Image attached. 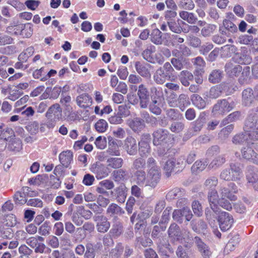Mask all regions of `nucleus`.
I'll return each instance as SVG.
<instances>
[{"mask_svg": "<svg viewBox=\"0 0 258 258\" xmlns=\"http://www.w3.org/2000/svg\"><path fill=\"white\" fill-rule=\"evenodd\" d=\"M95 127L98 132L104 133L108 128V123L105 120L100 119L95 123Z\"/></svg>", "mask_w": 258, "mask_h": 258, "instance_id": "052dcab7", "label": "nucleus"}, {"mask_svg": "<svg viewBox=\"0 0 258 258\" xmlns=\"http://www.w3.org/2000/svg\"><path fill=\"white\" fill-rule=\"evenodd\" d=\"M123 232V226L120 221L114 220L110 230V233L114 237H118Z\"/></svg>", "mask_w": 258, "mask_h": 258, "instance_id": "7c9ffc66", "label": "nucleus"}, {"mask_svg": "<svg viewBox=\"0 0 258 258\" xmlns=\"http://www.w3.org/2000/svg\"><path fill=\"white\" fill-rule=\"evenodd\" d=\"M148 234H149V232H145V231L144 233L145 238L142 236L137 237L136 244L138 245H142L144 247L151 246L153 244V241L149 237H147Z\"/></svg>", "mask_w": 258, "mask_h": 258, "instance_id": "4c0bfd02", "label": "nucleus"}, {"mask_svg": "<svg viewBox=\"0 0 258 258\" xmlns=\"http://www.w3.org/2000/svg\"><path fill=\"white\" fill-rule=\"evenodd\" d=\"M153 143L155 146H166L171 148L174 145V138L171 137L166 130L159 129L153 133Z\"/></svg>", "mask_w": 258, "mask_h": 258, "instance_id": "f257e3e1", "label": "nucleus"}, {"mask_svg": "<svg viewBox=\"0 0 258 258\" xmlns=\"http://www.w3.org/2000/svg\"><path fill=\"white\" fill-rule=\"evenodd\" d=\"M226 71L230 76H236L242 71V67L239 64L227 63L225 66Z\"/></svg>", "mask_w": 258, "mask_h": 258, "instance_id": "e433bc0d", "label": "nucleus"}, {"mask_svg": "<svg viewBox=\"0 0 258 258\" xmlns=\"http://www.w3.org/2000/svg\"><path fill=\"white\" fill-rule=\"evenodd\" d=\"M150 36L151 41L155 44L159 45L162 43V32L158 29L153 30Z\"/></svg>", "mask_w": 258, "mask_h": 258, "instance_id": "a18cd8bd", "label": "nucleus"}, {"mask_svg": "<svg viewBox=\"0 0 258 258\" xmlns=\"http://www.w3.org/2000/svg\"><path fill=\"white\" fill-rule=\"evenodd\" d=\"M241 117V113L240 111H234L229 114L226 118L222 120L221 123V125L225 126L230 122L236 121L240 119Z\"/></svg>", "mask_w": 258, "mask_h": 258, "instance_id": "c85d7f7f", "label": "nucleus"}, {"mask_svg": "<svg viewBox=\"0 0 258 258\" xmlns=\"http://www.w3.org/2000/svg\"><path fill=\"white\" fill-rule=\"evenodd\" d=\"M166 228V225L159 224L153 227L151 236L152 238H159V234L161 231H164Z\"/></svg>", "mask_w": 258, "mask_h": 258, "instance_id": "680f3d73", "label": "nucleus"}, {"mask_svg": "<svg viewBox=\"0 0 258 258\" xmlns=\"http://www.w3.org/2000/svg\"><path fill=\"white\" fill-rule=\"evenodd\" d=\"M218 183V179L215 176H211L207 178L204 184V188L207 190L215 189Z\"/></svg>", "mask_w": 258, "mask_h": 258, "instance_id": "de8ad7c7", "label": "nucleus"}, {"mask_svg": "<svg viewBox=\"0 0 258 258\" xmlns=\"http://www.w3.org/2000/svg\"><path fill=\"white\" fill-rule=\"evenodd\" d=\"M115 197L117 201L120 203L125 202L126 197L127 188L124 184L120 185L114 190Z\"/></svg>", "mask_w": 258, "mask_h": 258, "instance_id": "412c9836", "label": "nucleus"}, {"mask_svg": "<svg viewBox=\"0 0 258 258\" xmlns=\"http://www.w3.org/2000/svg\"><path fill=\"white\" fill-rule=\"evenodd\" d=\"M172 210L171 208L167 207L164 211L161 219L159 222V224L166 225L169 219V215Z\"/></svg>", "mask_w": 258, "mask_h": 258, "instance_id": "69168bd1", "label": "nucleus"}, {"mask_svg": "<svg viewBox=\"0 0 258 258\" xmlns=\"http://www.w3.org/2000/svg\"><path fill=\"white\" fill-rule=\"evenodd\" d=\"M13 230L10 227H2L0 232V237L6 239H11L13 236Z\"/></svg>", "mask_w": 258, "mask_h": 258, "instance_id": "e2e57ef3", "label": "nucleus"}, {"mask_svg": "<svg viewBox=\"0 0 258 258\" xmlns=\"http://www.w3.org/2000/svg\"><path fill=\"white\" fill-rule=\"evenodd\" d=\"M168 76V74L165 72L164 69L160 67L156 70L154 74L153 79L156 83L161 85L165 82Z\"/></svg>", "mask_w": 258, "mask_h": 258, "instance_id": "b1692460", "label": "nucleus"}, {"mask_svg": "<svg viewBox=\"0 0 258 258\" xmlns=\"http://www.w3.org/2000/svg\"><path fill=\"white\" fill-rule=\"evenodd\" d=\"M91 171L95 174L97 179H102L107 177L109 173L108 167L101 163L94 164L91 167Z\"/></svg>", "mask_w": 258, "mask_h": 258, "instance_id": "dca6fc26", "label": "nucleus"}, {"mask_svg": "<svg viewBox=\"0 0 258 258\" xmlns=\"http://www.w3.org/2000/svg\"><path fill=\"white\" fill-rule=\"evenodd\" d=\"M220 198H227L231 201H235L237 197L233 194L228 187L221 186L219 190Z\"/></svg>", "mask_w": 258, "mask_h": 258, "instance_id": "2f4dec72", "label": "nucleus"}, {"mask_svg": "<svg viewBox=\"0 0 258 258\" xmlns=\"http://www.w3.org/2000/svg\"><path fill=\"white\" fill-rule=\"evenodd\" d=\"M135 66L138 73L143 77L149 78L151 77L150 71L145 64L138 61L135 62Z\"/></svg>", "mask_w": 258, "mask_h": 258, "instance_id": "cd10ccee", "label": "nucleus"}, {"mask_svg": "<svg viewBox=\"0 0 258 258\" xmlns=\"http://www.w3.org/2000/svg\"><path fill=\"white\" fill-rule=\"evenodd\" d=\"M219 213L218 216V222L220 228L223 231H226L229 230L233 223V219L232 216L228 213L226 212H221Z\"/></svg>", "mask_w": 258, "mask_h": 258, "instance_id": "6e6552de", "label": "nucleus"}, {"mask_svg": "<svg viewBox=\"0 0 258 258\" xmlns=\"http://www.w3.org/2000/svg\"><path fill=\"white\" fill-rule=\"evenodd\" d=\"M96 223V229L99 232L105 233L110 227V224L107 218L103 215H95L93 217Z\"/></svg>", "mask_w": 258, "mask_h": 258, "instance_id": "9b49d317", "label": "nucleus"}, {"mask_svg": "<svg viewBox=\"0 0 258 258\" xmlns=\"http://www.w3.org/2000/svg\"><path fill=\"white\" fill-rule=\"evenodd\" d=\"M222 90L218 86L212 87L209 91L205 93V98L215 99L221 96Z\"/></svg>", "mask_w": 258, "mask_h": 258, "instance_id": "f704fd0d", "label": "nucleus"}, {"mask_svg": "<svg viewBox=\"0 0 258 258\" xmlns=\"http://www.w3.org/2000/svg\"><path fill=\"white\" fill-rule=\"evenodd\" d=\"M155 51V47L154 45H150L143 51L142 55L143 58L148 62L154 63L155 60L153 56V54Z\"/></svg>", "mask_w": 258, "mask_h": 258, "instance_id": "c9c22d12", "label": "nucleus"}, {"mask_svg": "<svg viewBox=\"0 0 258 258\" xmlns=\"http://www.w3.org/2000/svg\"><path fill=\"white\" fill-rule=\"evenodd\" d=\"M258 99V87L253 90L250 88H247L242 92V104L244 106H251L255 100Z\"/></svg>", "mask_w": 258, "mask_h": 258, "instance_id": "20e7f679", "label": "nucleus"}, {"mask_svg": "<svg viewBox=\"0 0 258 258\" xmlns=\"http://www.w3.org/2000/svg\"><path fill=\"white\" fill-rule=\"evenodd\" d=\"M23 24L10 25L7 28L6 32L12 35H21V32L23 30Z\"/></svg>", "mask_w": 258, "mask_h": 258, "instance_id": "09e8293b", "label": "nucleus"}, {"mask_svg": "<svg viewBox=\"0 0 258 258\" xmlns=\"http://www.w3.org/2000/svg\"><path fill=\"white\" fill-rule=\"evenodd\" d=\"M106 152L111 156H119L120 155L119 147L114 141L109 140V147Z\"/></svg>", "mask_w": 258, "mask_h": 258, "instance_id": "37998d69", "label": "nucleus"}, {"mask_svg": "<svg viewBox=\"0 0 258 258\" xmlns=\"http://www.w3.org/2000/svg\"><path fill=\"white\" fill-rule=\"evenodd\" d=\"M137 94L141 108H147L150 102V93L145 85L141 84L139 86Z\"/></svg>", "mask_w": 258, "mask_h": 258, "instance_id": "1a4fd4ad", "label": "nucleus"}, {"mask_svg": "<svg viewBox=\"0 0 258 258\" xmlns=\"http://www.w3.org/2000/svg\"><path fill=\"white\" fill-rule=\"evenodd\" d=\"M246 179L248 186H251L258 191V175L254 172H249L246 175Z\"/></svg>", "mask_w": 258, "mask_h": 258, "instance_id": "ea45409f", "label": "nucleus"}, {"mask_svg": "<svg viewBox=\"0 0 258 258\" xmlns=\"http://www.w3.org/2000/svg\"><path fill=\"white\" fill-rule=\"evenodd\" d=\"M45 115L47 118H52L54 120H59L62 116V110L60 105L57 103L51 105L48 109Z\"/></svg>", "mask_w": 258, "mask_h": 258, "instance_id": "2eb2a0df", "label": "nucleus"}, {"mask_svg": "<svg viewBox=\"0 0 258 258\" xmlns=\"http://www.w3.org/2000/svg\"><path fill=\"white\" fill-rule=\"evenodd\" d=\"M180 17L184 20H186L190 24H194L196 22L197 18L192 13H188L186 11H182L179 13Z\"/></svg>", "mask_w": 258, "mask_h": 258, "instance_id": "5fc2aeb1", "label": "nucleus"}, {"mask_svg": "<svg viewBox=\"0 0 258 258\" xmlns=\"http://www.w3.org/2000/svg\"><path fill=\"white\" fill-rule=\"evenodd\" d=\"M192 209L194 214L198 216H201L203 214V207L201 204L197 200L194 201L192 203Z\"/></svg>", "mask_w": 258, "mask_h": 258, "instance_id": "0e129e2a", "label": "nucleus"}, {"mask_svg": "<svg viewBox=\"0 0 258 258\" xmlns=\"http://www.w3.org/2000/svg\"><path fill=\"white\" fill-rule=\"evenodd\" d=\"M207 165V162L197 161L191 167V171L194 173H198L205 169Z\"/></svg>", "mask_w": 258, "mask_h": 258, "instance_id": "13d9d810", "label": "nucleus"}, {"mask_svg": "<svg viewBox=\"0 0 258 258\" xmlns=\"http://www.w3.org/2000/svg\"><path fill=\"white\" fill-rule=\"evenodd\" d=\"M144 157H139L135 159L132 164V169L135 171H145L146 166V162Z\"/></svg>", "mask_w": 258, "mask_h": 258, "instance_id": "72a5a7b5", "label": "nucleus"}, {"mask_svg": "<svg viewBox=\"0 0 258 258\" xmlns=\"http://www.w3.org/2000/svg\"><path fill=\"white\" fill-rule=\"evenodd\" d=\"M145 123L141 117H135L130 122V126L135 132H139L145 127Z\"/></svg>", "mask_w": 258, "mask_h": 258, "instance_id": "bb28decb", "label": "nucleus"}, {"mask_svg": "<svg viewBox=\"0 0 258 258\" xmlns=\"http://www.w3.org/2000/svg\"><path fill=\"white\" fill-rule=\"evenodd\" d=\"M123 246L121 243H118L114 248L111 249L109 255L111 258H119L122 254Z\"/></svg>", "mask_w": 258, "mask_h": 258, "instance_id": "864d4df0", "label": "nucleus"}, {"mask_svg": "<svg viewBox=\"0 0 258 258\" xmlns=\"http://www.w3.org/2000/svg\"><path fill=\"white\" fill-rule=\"evenodd\" d=\"M254 148L257 152L252 148L247 146L241 149V154L244 159L258 165V143L254 145Z\"/></svg>", "mask_w": 258, "mask_h": 258, "instance_id": "0eeeda50", "label": "nucleus"}, {"mask_svg": "<svg viewBox=\"0 0 258 258\" xmlns=\"http://www.w3.org/2000/svg\"><path fill=\"white\" fill-rule=\"evenodd\" d=\"M124 149L131 156H135L138 153V146L136 139L132 136L127 137L124 142Z\"/></svg>", "mask_w": 258, "mask_h": 258, "instance_id": "ddd939ff", "label": "nucleus"}, {"mask_svg": "<svg viewBox=\"0 0 258 258\" xmlns=\"http://www.w3.org/2000/svg\"><path fill=\"white\" fill-rule=\"evenodd\" d=\"M230 169L232 171L231 174H230V169H223L220 175V178L225 181H238L242 176L241 169L239 166L235 163H231L230 165Z\"/></svg>", "mask_w": 258, "mask_h": 258, "instance_id": "f03ea898", "label": "nucleus"}, {"mask_svg": "<svg viewBox=\"0 0 258 258\" xmlns=\"http://www.w3.org/2000/svg\"><path fill=\"white\" fill-rule=\"evenodd\" d=\"M141 118L144 120V122H146L147 123L150 124L153 127H155L157 125V118L151 115L146 111H143L141 112Z\"/></svg>", "mask_w": 258, "mask_h": 258, "instance_id": "473e14b6", "label": "nucleus"}, {"mask_svg": "<svg viewBox=\"0 0 258 258\" xmlns=\"http://www.w3.org/2000/svg\"><path fill=\"white\" fill-rule=\"evenodd\" d=\"M106 163L107 167L117 170L122 166L123 160L121 158L109 157Z\"/></svg>", "mask_w": 258, "mask_h": 258, "instance_id": "a878e982", "label": "nucleus"}, {"mask_svg": "<svg viewBox=\"0 0 258 258\" xmlns=\"http://www.w3.org/2000/svg\"><path fill=\"white\" fill-rule=\"evenodd\" d=\"M146 164L148 168V171L160 170V167L157 165L155 159L153 157H149Z\"/></svg>", "mask_w": 258, "mask_h": 258, "instance_id": "338daca9", "label": "nucleus"}, {"mask_svg": "<svg viewBox=\"0 0 258 258\" xmlns=\"http://www.w3.org/2000/svg\"><path fill=\"white\" fill-rule=\"evenodd\" d=\"M151 136L149 134H144L142 135L141 140L139 142L138 151L142 157H147L151 152L150 143Z\"/></svg>", "mask_w": 258, "mask_h": 258, "instance_id": "39448f33", "label": "nucleus"}, {"mask_svg": "<svg viewBox=\"0 0 258 258\" xmlns=\"http://www.w3.org/2000/svg\"><path fill=\"white\" fill-rule=\"evenodd\" d=\"M244 132H250L251 130H258V115L256 113H250L245 119Z\"/></svg>", "mask_w": 258, "mask_h": 258, "instance_id": "f8f14e48", "label": "nucleus"}, {"mask_svg": "<svg viewBox=\"0 0 258 258\" xmlns=\"http://www.w3.org/2000/svg\"><path fill=\"white\" fill-rule=\"evenodd\" d=\"M28 68V65H24L22 61H19L16 62L13 68H9L8 69L9 74H14L9 77L8 80L13 81L21 78L23 76V73L20 72L19 71H25Z\"/></svg>", "mask_w": 258, "mask_h": 258, "instance_id": "423d86ee", "label": "nucleus"}, {"mask_svg": "<svg viewBox=\"0 0 258 258\" xmlns=\"http://www.w3.org/2000/svg\"><path fill=\"white\" fill-rule=\"evenodd\" d=\"M220 51L223 57H230L236 52L237 48L233 45H226L221 47Z\"/></svg>", "mask_w": 258, "mask_h": 258, "instance_id": "79ce46f5", "label": "nucleus"}, {"mask_svg": "<svg viewBox=\"0 0 258 258\" xmlns=\"http://www.w3.org/2000/svg\"><path fill=\"white\" fill-rule=\"evenodd\" d=\"M190 240L189 232L186 229H183L178 233V242L181 243L183 246H186Z\"/></svg>", "mask_w": 258, "mask_h": 258, "instance_id": "603ef678", "label": "nucleus"}, {"mask_svg": "<svg viewBox=\"0 0 258 258\" xmlns=\"http://www.w3.org/2000/svg\"><path fill=\"white\" fill-rule=\"evenodd\" d=\"M157 244L159 252L162 255L169 257L173 254V250L166 238H159L157 242Z\"/></svg>", "mask_w": 258, "mask_h": 258, "instance_id": "9d476101", "label": "nucleus"}, {"mask_svg": "<svg viewBox=\"0 0 258 258\" xmlns=\"http://www.w3.org/2000/svg\"><path fill=\"white\" fill-rule=\"evenodd\" d=\"M23 30L21 32V35L26 38H29L33 33V25L31 23L23 24Z\"/></svg>", "mask_w": 258, "mask_h": 258, "instance_id": "4d7b16f0", "label": "nucleus"}, {"mask_svg": "<svg viewBox=\"0 0 258 258\" xmlns=\"http://www.w3.org/2000/svg\"><path fill=\"white\" fill-rule=\"evenodd\" d=\"M134 177V180L137 185L140 187L147 186V175L145 171H135Z\"/></svg>", "mask_w": 258, "mask_h": 258, "instance_id": "4be33fe9", "label": "nucleus"}, {"mask_svg": "<svg viewBox=\"0 0 258 258\" xmlns=\"http://www.w3.org/2000/svg\"><path fill=\"white\" fill-rule=\"evenodd\" d=\"M195 242L202 256L204 258H209L212 254V252L209 246L199 237H195Z\"/></svg>", "mask_w": 258, "mask_h": 258, "instance_id": "4468645a", "label": "nucleus"}, {"mask_svg": "<svg viewBox=\"0 0 258 258\" xmlns=\"http://www.w3.org/2000/svg\"><path fill=\"white\" fill-rule=\"evenodd\" d=\"M208 199L211 208L215 213L219 212V208L217 204L219 202V196L216 189L210 190L208 191Z\"/></svg>", "mask_w": 258, "mask_h": 258, "instance_id": "a211bd4d", "label": "nucleus"}, {"mask_svg": "<svg viewBox=\"0 0 258 258\" xmlns=\"http://www.w3.org/2000/svg\"><path fill=\"white\" fill-rule=\"evenodd\" d=\"M226 162L225 158L220 155L215 158L209 164L208 167L210 169H217L221 166Z\"/></svg>", "mask_w": 258, "mask_h": 258, "instance_id": "49530a36", "label": "nucleus"}, {"mask_svg": "<svg viewBox=\"0 0 258 258\" xmlns=\"http://www.w3.org/2000/svg\"><path fill=\"white\" fill-rule=\"evenodd\" d=\"M193 78L192 74L187 71H182L179 76V79L181 84L185 86L189 85V81L192 80Z\"/></svg>", "mask_w": 258, "mask_h": 258, "instance_id": "c03bdc74", "label": "nucleus"}, {"mask_svg": "<svg viewBox=\"0 0 258 258\" xmlns=\"http://www.w3.org/2000/svg\"><path fill=\"white\" fill-rule=\"evenodd\" d=\"M193 104L199 109H203L206 107L205 101L199 95L194 94L191 96Z\"/></svg>", "mask_w": 258, "mask_h": 258, "instance_id": "8fccbe9b", "label": "nucleus"}, {"mask_svg": "<svg viewBox=\"0 0 258 258\" xmlns=\"http://www.w3.org/2000/svg\"><path fill=\"white\" fill-rule=\"evenodd\" d=\"M235 107V103L229 99L219 100L214 105L212 112L214 115H224L227 112H230Z\"/></svg>", "mask_w": 258, "mask_h": 258, "instance_id": "7ed1b4c3", "label": "nucleus"}, {"mask_svg": "<svg viewBox=\"0 0 258 258\" xmlns=\"http://www.w3.org/2000/svg\"><path fill=\"white\" fill-rule=\"evenodd\" d=\"M161 178L160 170L148 171L147 186L155 187Z\"/></svg>", "mask_w": 258, "mask_h": 258, "instance_id": "aec40b11", "label": "nucleus"}, {"mask_svg": "<svg viewBox=\"0 0 258 258\" xmlns=\"http://www.w3.org/2000/svg\"><path fill=\"white\" fill-rule=\"evenodd\" d=\"M168 234L170 241L173 243L177 241V224L175 223H172L169 227Z\"/></svg>", "mask_w": 258, "mask_h": 258, "instance_id": "a19ab883", "label": "nucleus"}, {"mask_svg": "<svg viewBox=\"0 0 258 258\" xmlns=\"http://www.w3.org/2000/svg\"><path fill=\"white\" fill-rule=\"evenodd\" d=\"M223 77V72L219 70H213L209 76L210 82L216 84L220 82Z\"/></svg>", "mask_w": 258, "mask_h": 258, "instance_id": "58836bf2", "label": "nucleus"}, {"mask_svg": "<svg viewBox=\"0 0 258 258\" xmlns=\"http://www.w3.org/2000/svg\"><path fill=\"white\" fill-rule=\"evenodd\" d=\"M192 63L196 68V72L199 74L204 73V69L206 66V62L201 56H198L192 59Z\"/></svg>", "mask_w": 258, "mask_h": 258, "instance_id": "c756f323", "label": "nucleus"}, {"mask_svg": "<svg viewBox=\"0 0 258 258\" xmlns=\"http://www.w3.org/2000/svg\"><path fill=\"white\" fill-rule=\"evenodd\" d=\"M192 217V214L189 207L184 206L178 210V222H181L184 220L189 221Z\"/></svg>", "mask_w": 258, "mask_h": 258, "instance_id": "393cba45", "label": "nucleus"}, {"mask_svg": "<svg viewBox=\"0 0 258 258\" xmlns=\"http://www.w3.org/2000/svg\"><path fill=\"white\" fill-rule=\"evenodd\" d=\"M93 100L88 93H83L76 98L77 104L81 108H87L91 106Z\"/></svg>", "mask_w": 258, "mask_h": 258, "instance_id": "f3484780", "label": "nucleus"}, {"mask_svg": "<svg viewBox=\"0 0 258 258\" xmlns=\"http://www.w3.org/2000/svg\"><path fill=\"white\" fill-rule=\"evenodd\" d=\"M176 159L175 158H171L169 159L164 166V169L165 171V174L167 177H169L171 173L174 169L175 166Z\"/></svg>", "mask_w": 258, "mask_h": 258, "instance_id": "3c124183", "label": "nucleus"}, {"mask_svg": "<svg viewBox=\"0 0 258 258\" xmlns=\"http://www.w3.org/2000/svg\"><path fill=\"white\" fill-rule=\"evenodd\" d=\"M14 201L16 204L23 205L26 203L27 200L25 199L24 192L17 191L13 196Z\"/></svg>", "mask_w": 258, "mask_h": 258, "instance_id": "6e6d98bb", "label": "nucleus"}, {"mask_svg": "<svg viewBox=\"0 0 258 258\" xmlns=\"http://www.w3.org/2000/svg\"><path fill=\"white\" fill-rule=\"evenodd\" d=\"M73 157V154L71 151L61 152L59 155V160L62 166L67 168L71 164Z\"/></svg>", "mask_w": 258, "mask_h": 258, "instance_id": "5701e85b", "label": "nucleus"}, {"mask_svg": "<svg viewBox=\"0 0 258 258\" xmlns=\"http://www.w3.org/2000/svg\"><path fill=\"white\" fill-rule=\"evenodd\" d=\"M112 177L115 182L119 183L127 180L129 178V174L126 169L120 168L112 172Z\"/></svg>", "mask_w": 258, "mask_h": 258, "instance_id": "6ab92c4d", "label": "nucleus"}, {"mask_svg": "<svg viewBox=\"0 0 258 258\" xmlns=\"http://www.w3.org/2000/svg\"><path fill=\"white\" fill-rule=\"evenodd\" d=\"M97 253L92 247V243L88 242L86 244V250L84 253V258H95Z\"/></svg>", "mask_w": 258, "mask_h": 258, "instance_id": "bf43d9fd", "label": "nucleus"}, {"mask_svg": "<svg viewBox=\"0 0 258 258\" xmlns=\"http://www.w3.org/2000/svg\"><path fill=\"white\" fill-rule=\"evenodd\" d=\"M167 101L169 106L175 107L177 106V96L175 93L170 92Z\"/></svg>", "mask_w": 258, "mask_h": 258, "instance_id": "774afa93", "label": "nucleus"}]
</instances>
